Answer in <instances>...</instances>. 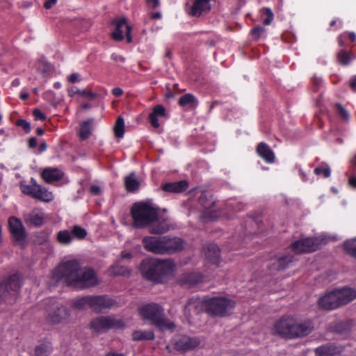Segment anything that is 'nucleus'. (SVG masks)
Instances as JSON below:
<instances>
[{
    "label": "nucleus",
    "mask_w": 356,
    "mask_h": 356,
    "mask_svg": "<svg viewBox=\"0 0 356 356\" xmlns=\"http://www.w3.org/2000/svg\"><path fill=\"white\" fill-rule=\"evenodd\" d=\"M53 276L64 280L66 285L84 289L97 284L95 272L90 268L82 270L77 260H69L61 264L53 272Z\"/></svg>",
    "instance_id": "f257e3e1"
},
{
    "label": "nucleus",
    "mask_w": 356,
    "mask_h": 356,
    "mask_svg": "<svg viewBox=\"0 0 356 356\" xmlns=\"http://www.w3.org/2000/svg\"><path fill=\"white\" fill-rule=\"evenodd\" d=\"M310 332V327L307 322L298 321L291 315H284L277 320L273 325V335L286 340L302 338Z\"/></svg>",
    "instance_id": "f03ea898"
},
{
    "label": "nucleus",
    "mask_w": 356,
    "mask_h": 356,
    "mask_svg": "<svg viewBox=\"0 0 356 356\" xmlns=\"http://www.w3.org/2000/svg\"><path fill=\"white\" fill-rule=\"evenodd\" d=\"M174 267L170 259L146 258L142 261L140 270L145 280L160 284L164 282L166 277L172 273Z\"/></svg>",
    "instance_id": "7ed1b4c3"
},
{
    "label": "nucleus",
    "mask_w": 356,
    "mask_h": 356,
    "mask_svg": "<svg viewBox=\"0 0 356 356\" xmlns=\"http://www.w3.org/2000/svg\"><path fill=\"white\" fill-rule=\"evenodd\" d=\"M139 314L143 321L150 322L160 330H173L175 328V324L165 316L163 307L157 303L151 302L141 306Z\"/></svg>",
    "instance_id": "20e7f679"
},
{
    "label": "nucleus",
    "mask_w": 356,
    "mask_h": 356,
    "mask_svg": "<svg viewBox=\"0 0 356 356\" xmlns=\"http://www.w3.org/2000/svg\"><path fill=\"white\" fill-rule=\"evenodd\" d=\"M131 216L133 227L143 229L149 227L157 219L158 210L147 203L136 202L131 207Z\"/></svg>",
    "instance_id": "39448f33"
},
{
    "label": "nucleus",
    "mask_w": 356,
    "mask_h": 356,
    "mask_svg": "<svg viewBox=\"0 0 356 356\" xmlns=\"http://www.w3.org/2000/svg\"><path fill=\"white\" fill-rule=\"evenodd\" d=\"M205 313L212 317L227 316L235 307L234 301L224 297L205 296Z\"/></svg>",
    "instance_id": "423d86ee"
},
{
    "label": "nucleus",
    "mask_w": 356,
    "mask_h": 356,
    "mask_svg": "<svg viewBox=\"0 0 356 356\" xmlns=\"http://www.w3.org/2000/svg\"><path fill=\"white\" fill-rule=\"evenodd\" d=\"M21 287L19 276L13 274L0 283V304H14L19 298Z\"/></svg>",
    "instance_id": "0eeeda50"
},
{
    "label": "nucleus",
    "mask_w": 356,
    "mask_h": 356,
    "mask_svg": "<svg viewBox=\"0 0 356 356\" xmlns=\"http://www.w3.org/2000/svg\"><path fill=\"white\" fill-rule=\"evenodd\" d=\"M123 326L122 321L110 316H100L93 319L90 323L91 328L97 332H104L112 328H120Z\"/></svg>",
    "instance_id": "6e6552de"
},
{
    "label": "nucleus",
    "mask_w": 356,
    "mask_h": 356,
    "mask_svg": "<svg viewBox=\"0 0 356 356\" xmlns=\"http://www.w3.org/2000/svg\"><path fill=\"white\" fill-rule=\"evenodd\" d=\"M70 316V310L63 305H56L48 310L46 321L50 325L67 323Z\"/></svg>",
    "instance_id": "1a4fd4ad"
},
{
    "label": "nucleus",
    "mask_w": 356,
    "mask_h": 356,
    "mask_svg": "<svg viewBox=\"0 0 356 356\" xmlns=\"http://www.w3.org/2000/svg\"><path fill=\"white\" fill-rule=\"evenodd\" d=\"M205 297H191L187 300L184 308V315L189 321L194 315L205 312Z\"/></svg>",
    "instance_id": "9d476101"
},
{
    "label": "nucleus",
    "mask_w": 356,
    "mask_h": 356,
    "mask_svg": "<svg viewBox=\"0 0 356 356\" xmlns=\"http://www.w3.org/2000/svg\"><path fill=\"white\" fill-rule=\"evenodd\" d=\"M145 249L157 254H164L163 236H145L142 241Z\"/></svg>",
    "instance_id": "9b49d317"
},
{
    "label": "nucleus",
    "mask_w": 356,
    "mask_h": 356,
    "mask_svg": "<svg viewBox=\"0 0 356 356\" xmlns=\"http://www.w3.org/2000/svg\"><path fill=\"white\" fill-rule=\"evenodd\" d=\"M114 303L115 301L106 296H90V309L97 313L111 308Z\"/></svg>",
    "instance_id": "f8f14e48"
},
{
    "label": "nucleus",
    "mask_w": 356,
    "mask_h": 356,
    "mask_svg": "<svg viewBox=\"0 0 356 356\" xmlns=\"http://www.w3.org/2000/svg\"><path fill=\"white\" fill-rule=\"evenodd\" d=\"M200 344V340L198 337L184 335L175 340L174 348L178 351L186 352L197 347Z\"/></svg>",
    "instance_id": "ddd939ff"
},
{
    "label": "nucleus",
    "mask_w": 356,
    "mask_h": 356,
    "mask_svg": "<svg viewBox=\"0 0 356 356\" xmlns=\"http://www.w3.org/2000/svg\"><path fill=\"white\" fill-rule=\"evenodd\" d=\"M318 305L319 308L328 311L339 307L340 304L336 290L330 291L319 298Z\"/></svg>",
    "instance_id": "4468645a"
},
{
    "label": "nucleus",
    "mask_w": 356,
    "mask_h": 356,
    "mask_svg": "<svg viewBox=\"0 0 356 356\" xmlns=\"http://www.w3.org/2000/svg\"><path fill=\"white\" fill-rule=\"evenodd\" d=\"M9 230L14 239L20 242L25 239L26 232L22 221L15 216H11L8 219Z\"/></svg>",
    "instance_id": "2eb2a0df"
},
{
    "label": "nucleus",
    "mask_w": 356,
    "mask_h": 356,
    "mask_svg": "<svg viewBox=\"0 0 356 356\" xmlns=\"http://www.w3.org/2000/svg\"><path fill=\"white\" fill-rule=\"evenodd\" d=\"M163 252L165 254H174L183 250L184 241L179 237L163 236Z\"/></svg>",
    "instance_id": "dca6fc26"
},
{
    "label": "nucleus",
    "mask_w": 356,
    "mask_h": 356,
    "mask_svg": "<svg viewBox=\"0 0 356 356\" xmlns=\"http://www.w3.org/2000/svg\"><path fill=\"white\" fill-rule=\"evenodd\" d=\"M293 260V257L290 254L276 257L271 260L269 264V269L271 273L284 270L289 267Z\"/></svg>",
    "instance_id": "f3484780"
},
{
    "label": "nucleus",
    "mask_w": 356,
    "mask_h": 356,
    "mask_svg": "<svg viewBox=\"0 0 356 356\" xmlns=\"http://www.w3.org/2000/svg\"><path fill=\"white\" fill-rule=\"evenodd\" d=\"M344 347L334 344H327L318 347L315 350L316 356H342Z\"/></svg>",
    "instance_id": "a211bd4d"
},
{
    "label": "nucleus",
    "mask_w": 356,
    "mask_h": 356,
    "mask_svg": "<svg viewBox=\"0 0 356 356\" xmlns=\"http://www.w3.org/2000/svg\"><path fill=\"white\" fill-rule=\"evenodd\" d=\"M202 275L197 272L186 273L179 280L180 284L187 288H192L202 282Z\"/></svg>",
    "instance_id": "6ab92c4d"
},
{
    "label": "nucleus",
    "mask_w": 356,
    "mask_h": 356,
    "mask_svg": "<svg viewBox=\"0 0 356 356\" xmlns=\"http://www.w3.org/2000/svg\"><path fill=\"white\" fill-rule=\"evenodd\" d=\"M210 0H194L191 7L189 14L194 17H199L211 10Z\"/></svg>",
    "instance_id": "aec40b11"
},
{
    "label": "nucleus",
    "mask_w": 356,
    "mask_h": 356,
    "mask_svg": "<svg viewBox=\"0 0 356 356\" xmlns=\"http://www.w3.org/2000/svg\"><path fill=\"white\" fill-rule=\"evenodd\" d=\"M111 24L115 26V30L111 33L112 39L117 42L122 41L124 38L122 27L127 24V19L125 17H116L111 21Z\"/></svg>",
    "instance_id": "412c9836"
},
{
    "label": "nucleus",
    "mask_w": 356,
    "mask_h": 356,
    "mask_svg": "<svg viewBox=\"0 0 356 356\" xmlns=\"http://www.w3.org/2000/svg\"><path fill=\"white\" fill-rule=\"evenodd\" d=\"M188 183L186 180L169 182L163 184L161 186V189L168 193H180L187 190Z\"/></svg>",
    "instance_id": "4be33fe9"
},
{
    "label": "nucleus",
    "mask_w": 356,
    "mask_h": 356,
    "mask_svg": "<svg viewBox=\"0 0 356 356\" xmlns=\"http://www.w3.org/2000/svg\"><path fill=\"white\" fill-rule=\"evenodd\" d=\"M204 252L206 259L209 263L217 265L220 262V250L216 244H207Z\"/></svg>",
    "instance_id": "5701e85b"
},
{
    "label": "nucleus",
    "mask_w": 356,
    "mask_h": 356,
    "mask_svg": "<svg viewBox=\"0 0 356 356\" xmlns=\"http://www.w3.org/2000/svg\"><path fill=\"white\" fill-rule=\"evenodd\" d=\"M340 307L345 305L356 298V290L349 287H344L336 290Z\"/></svg>",
    "instance_id": "b1692460"
},
{
    "label": "nucleus",
    "mask_w": 356,
    "mask_h": 356,
    "mask_svg": "<svg viewBox=\"0 0 356 356\" xmlns=\"http://www.w3.org/2000/svg\"><path fill=\"white\" fill-rule=\"evenodd\" d=\"M257 153L268 163H273L275 162V156L273 151L265 143H259L257 146Z\"/></svg>",
    "instance_id": "393cba45"
},
{
    "label": "nucleus",
    "mask_w": 356,
    "mask_h": 356,
    "mask_svg": "<svg viewBox=\"0 0 356 356\" xmlns=\"http://www.w3.org/2000/svg\"><path fill=\"white\" fill-rule=\"evenodd\" d=\"M170 229L167 219L161 218L157 216V219L149 226V233L152 234H162Z\"/></svg>",
    "instance_id": "a878e982"
},
{
    "label": "nucleus",
    "mask_w": 356,
    "mask_h": 356,
    "mask_svg": "<svg viewBox=\"0 0 356 356\" xmlns=\"http://www.w3.org/2000/svg\"><path fill=\"white\" fill-rule=\"evenodd\" d=\"M291 250L297 254L312 252V239L307 238L296 241L291 244Z\"/></svg>",
    "instance_id": "bb28decb"
},
{
    "label": "nucleus",
    "mask_w": 356,
    "mask_h": 356,
    "mask_svg": "<svg viewBox=\"0 0 356 356\" xmlns=\"http://www.w3.org/2000/svg\"><path fill=\"white\" fill-rule=\"evenodd\" d=\"M63 176V173L56 168H46L42 173L43 179L47 183L59 181Z\"/></svg>",
    "instance_id": "cd10ccee"
},
{
    "label": "nucleus",
    "mask_w": 356,
    "mask_h": 356,
    "mask_svg": "<svg viewBox=\"0 0 356 356\" xmlns=\"http://www.w3.org/2000/svg\"><path fill=\"white\" fill-rule=\"evenodd\" d=\"M165 115V109L162 105H156L153 108L152 112L149 114V120L152 127L159 128L160 124L158 117Z\"/></svg>",
    "instance_id": "c85d7f7f"
},
{
    "label": "nucleus",
    "mask_w": 356,
    "mask_h": 356,
    "mask_svg": "<svg viewBox=\"0 0 356 356\" xmlns=\"http://www.w3.org/2000/svg\"><path fill=\"white\" fill-rule=\"evenodd\" d=\"M93 123V118H89L81 123L79 136L82 140L88 139L90 136Z\"/></svg>",
    "instance_id": "c756f323"
},
{
    "label": "nucleus",
    "mask_w": 356,
    "mask_h": 356,
    "mask_svg": "<svg viewBox=\"0 0 356 356\" xmlns=\"http://www.w3.org/2000/svg\"><path fill=\"white\" fill-rule=\"evenodd\" d=\"M178 104L181 107L193 109L197 107L198 101L193 94L186 93L179 98Z\"/></svg>",
    "instance_id": "7c9ffc66"
},
{
    "label": "nucleus",
    "mask_w": 356,
    "mask_h": 356,
    "mask_svg": "<svg viewBox=\"0 0 356 356\" xmlns=\"http://www.w3.org/2000/svg\"><path fill=\"white\" fill-rule=\"evenodd\" d=\"M198 202L207 210L212 208L216 202L209 192L204 191L198 198Z\"/></svg>",
    "instance_id": "2f4dec72"
},
{
    "label": "nucleus",
    "mask_w": 356,
    "mask_h": 356,
    "mask_svg": "<svg viewBox=\"0 0 356 356\" xmlns=\"http://www.w3.org/2000/svg\"><path fill=\"white\" fill-rule=\"evenodd\" d=\"M124 186L128 192H135L139 188L140 183L134 172L130 173L124 178Z\"/></svg>",
    "instance_id": "473e14b6"
},
{
    "label": "nucleus",
    "mask_w": 356,
    "mask_h": 356,
    "mask_svg": "<svg viewBox=\"0 0 356 356\" xmlns=\"http://www.w3.org/2000/svg\"><path fill=\"white\" fill-rule=\"evenodd\" d=\"M53 350L52 345L49 341L42 342L35 346L34 350L35 356H49Z\"/></svg>",
    "instance_id": "72a5a7b5"
},
{
    "label": "nucleus",
    "mask_w": 356,
    "mask_h": 356,
    "mask_svg": "<svg viewBox=\"0 0 356 356\" xmlns=\"http://www.w3.org/2000/svg\"><path fill=\"white\" fill-rule=\"evenodd\" d=\"M154 339V334L152 330H136L132 333L134 341H150Z\"/></svg>",
    "instance_id": "f704fd0d"
},
{
    "label": "nucleus",
    "mask_w": 356,
    "mask_h": 356,
    "mask_svg": "<svg viewBox=\"0 0 356 356\" xmlns=\"http://www.w3.org/2000/svg\"><path fill=\"white\" fill-rule=\"evenodd\" d=\"M349 327V324L346 321H334L329 324L328 330L330 332L341 334L348 330Z\"/></svg>",
    "instance_id": "c9c22d12"
},
{
    "label": "nucleus",
    "mask_w": 356,
    "mask_h": 356,
    "mask_svg": "<svg viewBox=\"0 0 356 356\" xmlns=\"http://www.w3.org/2000/svg\"><path fill=\"white\" fill-rule=\"evenodd\" d=\"M53 197V194L51 192H49L45 188L40 185L38 186L36 193L33 195V198L47 202L51 201Z\"/></svg>",
    "instance_id": "e433bc0d"
},
{
    "label": "nucleus",
    "mask_w": 356,
    "mask_h": 356,
    "mask_svg": "<svg viewBox=\"0 0 356 356\" xmlns=\"http://www.w3.org/2000/svg\"><path fill=\"white\" fill-rule=\"evenodd\" d=\"M73 235L72 232L67 229L60 230L57 233L56 241L58 243L67 245L72 243Z\"/></svg>",
    "instance_id": "4c0bfd02"
},
{
    "label": "nucleus",
    "mask_w": 356,
    "mask_h": 356,
    "mask_svg": "<svg viewBox=\"0 0 356 356\" xmlns=\"http://www.w3.org/2000/svg\"><path fill=\"white\" fill-rule=\"evenodd\" d=\"M354 58L353 54L350 51L341 49L337 54V60L339 63L343 65H348Z\"/></svg>",
    "instance_id": "58836bf2"
},
{
    "label": "nucleus",
    "mask_w": 356,
    "mask_h": 356,
    "mask_svg": "<svg viewBox=\"0 0 356 356\" xmlns=\"http://www.w3.org/2000/svg\"><path fill=\"white\" fill-rule=\"evenodd\" d=\"M72 305L77 309H86L90 308V296H83L73 301Z\"/></svg>",
    "instance_id": "ea45409f"
},
{
    "label": "nucleus",
    "mask_w": 356,
    "mask_h": 356,
    "mask_svg": "<svg viewBox=\"0 0 356 356\" xmlns=\"http://www.w3.org/2000/svg\"><path fill=\"white\" fill-rule=\"evenodd\" d=\"M115 136L117 138H122L124 134V120L122 117L119 116L115 123L113 128Z\"/></svg>",
    "instance_id": "a19ab883"
},
{
    "label": "nucleus",
    "mask_w": 356,
    "mask_h": 356,
    "mask_svg": "<svg viewBox=\"0 0 356 356\" xmlns=\"http://www.w3.org/2000/svg\"><path fill=\"white\" fill-rule=\"evenodd\" d=\"M329 238L325 234L313 236V252L326 245Z\"/></svg>",
    "instance_id": "79ce46f5"
},
{
    "label": "nucleus",
    "mask_w": 356,
    "mask_h": 356,
    "mask_svg": "<svg viewBox=\"0 0 356 356\" xmlns=\"http://www.w3.org/2000/svg\"><path fill=\"white\" fill-rule=\"evenodd\" d=\"M343 248L346 253L356 259V238L346 241Z\"/></svg>",
    "instance_id": "37998d69"
},
{
    "label": "nucleus",
    "mask_w": 356,
    "mask_h": 356,
    "mask_svg": "<svg viewBox=\"0 0 356 356\" xmlns=\"http://www.w3.org/2000/svg\"><path fill=\"white\" fill-rule=\"evenodd\" d=\"M314 172L316 175L323 177L324 178H327L331 175V169L330 166L326 163H323L321 166L315 168Z\"/></svg>",
    "instance_id": "c03bdc74"
},
{
    "label": "nucleus",
    "mask_w": 356,
    "mask_h": 356,
    "mask_svg": "<svg viewBox=\"0 0 356 356\" xmlns=\"http://www.w3.org/2000/svg\"><path fill=\"white\" fill-rule=\"evenodd\" d=\"M112 273L115 276H127L130 275V270L127 267L116 263L112 266Z\"/></svg>",
    "instance_id": "a18cd8bd"
},
{
    "label": "nucleus",
    "mask_w": 356,
    "mask_h": 356,
    "mask_svg": "<svg viewBox=\"0 0 356 356\" xmlns=\"http://www.w3.org/2000/svg\"><path fill=\"white\" fill-rule=\"evenodd\" d=\"M31 181L33 182L32 185H22L21 188L23 193L33 197L38 184H36L33 179H31Z\"/></svg>",
    "instance_id": "49530a36"
},
{
    "label": "nucleus",
    "mask_w": 356,
    "mask_h": 356,
    "mask_svg": "<svg viewBox=\"0 0 356 356\" xmlns=\"http://www.w3.org/2000/svg\"><path fill=\"white\" fill-rule=\"evenodd\" d=\"M73 238L83 239L87 236V231L79 225H74L72 229Z\"/></svg>",
    "instance_id": "de8ad7c7"
},
{
    "label": "nucleus",
    "mask_w": 356,
    "mask_h": 356,
    "mask_svg": "<svg viewBox=\"0 0 356 356\" xmlns=\"http://www.w3.org/2000/svg\"><path fill=\"white\" fill-rule=\"evenodd\" d=\"M265 32L264 27L257 25L251 29L250 34L254 40H258Z\"/></svg>",
    "instance_id": "09e8293b"
},
{
    "label": "nucleus",
    "mask_w": 356,
    "mask_h": 356,
    "mask_svg": "<svg viewBox=\"0 0 356 356\" xmlns=\"http://www.w3.org/2000/svg\"><path fill=\"white\" fill-rule=\"evenodd\" d=\"M49 234L47 232H40L36 235L35 241L42 245L49 241Z\"/></svg>",
    "instance_id": "8fccbe9b"
},
{
    "label": "nucleus",
    "mask_w": 356,
    "mask_h": 356,
    "mask_svg": "<svg viewBox=\"0 0 356 356\" xmlns=\"http://www.w3.org/2000/svg\"><path fill=\"white\" fill-rule=\"evenodd\" d=\"M336 107L337 113L341 119L345 121L348 120L350 115L348 111L341 104H337Z\"/></svg>",
    "instance_id": "3c124183"
},
{
    "label": "nucleus",
    "mask_w": 356,
    "mask_h": 356,
    "mask_svg": "<svg viewBox=\"0 0 356 356\" xmlns=\"http://www.w3.org/2000/svg\"><path fill=\"white\" fill-rule=\"evenodd\" d=\"M76 93L81 96L88 97L90 99H95L99 96L98 94L92 92L91 90H88L77 89L76 90Z\"/></svg>",
    "instance_id": "603ef678"
},
{
    "label": "nucleus",
    "mask_w": 356,
    "mask_h": 356,
    "mask_svg": "<svg viewBox=\"0 0 356 356\" xmlns=\"http://www.w3.org/2000/svg\"><path fill=\"white\" fill-rule=\"evenodd\" d=\"M323 86L324 83L322 78L313 76V92L321 90Z\"/></svg>",
    "instance_id": "864d4df0"
},
{
    "label": "nucleus",
    "mask_w": 356,
    "mask_h": 356,
    "mask_svg": "<svg viewBox=\"0 0 356 356\" xmlns=\"http://www.w3.org/2000/svg\"><path fill=\"white\" fill-rule=\"evenodd\" d=\"M30 222L35 226H40L43 224L44 219L38 213L32 214L29 218Z\"/></svg>",
    "instance_id": "5fc2aeb1"
},
{
    "label": "nucleus",
    "mask_w": 356,
    "mask_h": 356,
    "mask_svg": "<svg viewBox=\"0 0 356 356\" xmlns=\"http://www.w3.org/2000/svg\"><path fill=\"white\" fill-rule=\"evenodd\" d=\"M16 125L21 127L26 134H29L31 131V124L26 120L19 119L17 120Z\"/></svg>",
    "instance_id": "6e6d98bb"
},
{
    "label": "nucleus",
    "mask_w": 356,
    "mask_h": 356,
    "mask_svg": "<svg viewBox=\"0 0 356 356\" xmlns=\"http://www.w3.org/2000/svg\"><path fill=\"white\" fill-rule=\"evenodd\" d=\"M264 12L267 15V17L264 20L263 23L264 25H269L273 20V13L269 8H264Z\"/></svg>",
    "instance_id": "4d7b16f0"
},
{
    "label": "nucleus",
    "mask_w": 356,
    "mask_h": 356,
    "mask_svg": "<svg viewBox=\"0 0 356 356\" xmlns=\"http://www.w3.org/2000/svg\"><path fill=\"white\" fill-rule=\"evenodd\" d=\"M33 115L34 116L35 118V120H45L47 117L46 115H44V113H43L40 109L38 108H35L33 111Z\"/></svg>",
    "instance_id": "13d9d810"
},
{
    "label": "nucleus",
    "mask_w": 356,
    "mask_h": 356,
    "mask_svg": "<svg viewBox=\"0 0 356 356\" xmlns=\"http://www.w3.org/2000/svg\"><path fill=\"white\" fill-rule=\"evenodd\" d=\"M217 216V213L214 211H205L203 213V217L209 220H214Z\"/></svg>",
    "instance_id": "bf43d9fd"
},
{
    "label": "nucleus",
    "mask_w": 356,
    "mask_h": 356,
    "mask_svg": "<svg viewBox=\"0 0 356 356\" xmlns=\"http://www.w3.org/2000/svg\"><path fill=\"white\" fill-rule=\"evenodd\" d=\"M131 31H132L131 26L127 24L125 35H126L127 42L128 43H131L132 42Z\"/></svg>",
    "instance_id": "052dcab7"
},
{
    "label": "nucleus",
    "mask_w": 356,
    "mask_h": 356,
    "mask_svg": "<svg viewBox=\"0 0 356 356\" xmlns=\"http://www.w3.org/2000/svg\"><path fill=\"white\" fill-rule=\"evenodd\" d=\"M146 2L152 9H155L159 6V0H146Z\"/></svg>",
    "instance_id": "680f3d73"
},
{
    "label": "nucleus",
    "mask_w": 356,
    "mask_h": 356,
    "mask_svg": "<svg viewBox=\"0 0 356 356\" xmlns=\"http://www.w3.org/2000/svg\"><path fill=\"white\" fill-rule=\"evenodd\" d=\"M38 140L36 138L31 137L28 140V146L29 148L33 149L37 146Z\"/></svg>",
    "instance_id": "e2e57ef3"
},
{
    "label": "nucleus",
    "mask_w": 356,
    "mask_h": 356,
    "mask_svg": "<svg viewBox=\"0 0 356 356\" xmlns=\"http://www.w3.org/2000/svg\"><path fill=\"white\" fill-rule=\"evenodd\" d=\"M68 81H69V82H70L72 83H75L76 81H79V74H76V73H72L68 77Z\"/></svg>",
    "instance_id": "0e129e2a"
},
{
    "label": "nucleus",
    "mask_w": 356,
    "mask_h": 356,
    "mask_svg": "<svg viewBox=\"0 0 356 356\" xmlns=\"http://www.w3.org/2000/svg\"><path fill=\"white\" fill-rule=\"evenodd\" d=\"M57 2V0H47L44 3V7L46 9H50Z\"/></svg>",
    "instance_id": "69168bd1"
},
{
    "label": "nucleus",
    "mask_w": 356,
    "mask_h": 356,
    "mask_svg": "<svg viewBox=\"0 0 356 356\" xmlns=\"http://www.w3.org/2000/svg\"><path fill=\"white\" fill-rule=\"evenodd\" d=\"M90 192L95 195H99L101 193V188L99 186L96 185H92L90 187Z\"/></svg>",
    "instance_id": "338daca9"
},
{
    "label": "nucleus",
    "mask_w": 356,
    "mask_h": 356,
    "mask_svg": "<svg viewBox=\"0 0 356 356\" xmlns=\"http://www.w3.org/2000/svg\"><path fill=\"white\" fill-rule=\"evenodd\" d=\"M112 94L116 97H120L123 94V90L120 88H114L112 90Z\"/></svg>",
    "instance_id": "774afa93"
}]
</instances>
